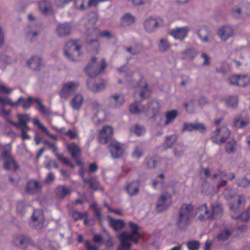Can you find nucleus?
<instances>
[{"label":"nucleus","instance_id":"obj_1","mask_svg":"<svg viewBox=\"0 0 250 250\" xmlns=\"http://www.w3.org/2000/svg\"><path fill=\"white\" fill-rule=\"evenodd\" d=\"M193 210L191 204H184L179 208L176 223L178 229L183 230L189 225Z\"/></svg>","mask_w":250,"mask_h":250},{"label":"nucleus","instance_id":"obj_2","mask_svg":"<svg viewBox=\"0 0 250 250\" xmlns=\"http://www.w3.org/2000/svg\"><path fill=\"white\" fill-rule=\"evenodd\" d=\"M129 226L131 228L132 231L128 233L126 231L122 232L119 235V238L120 240V244L117 248V250H129L132 244L129 242V239H132L135 235H139V226L132 222H129Z\"/></svg>","mask_w":250,"mask_h":250},{"label":"nucleus","instance_id":"obj_3","mask_svg":"<svg viewBox=\"0 0 250 250\" xmlns=\"http://www.w3.org/2000/svg\"><path fill=\"white\" fill-rule=\"evenodd\" d=\"M0 150H2L1 154V158L3 161V168L5 170L10 169V164H12L14 166V170H17L19 166L17 163L14 156L11 154V144L9 143L3 146L0 144Z\"/></svg>","mask_w":250,"mask_h":250},{"label":"nucleus","instance_id":"obj_4","mask_svg":"<svg viewBox=\"0 0 250 250\" xmlns=\"http://www.w3.org/2000/svg\"><path fill=\"white\" fill-rule=\"evenodd\" d=\"M96 61L97 58L92 57L91 62L87 64L85 68L86 74L91 78L96 77L106 67V63L104 59L102 60L100 68H99V64L96 62Z\"/></svg>","mask_w":250,"mask_h":250},{"label":"nucleus","instance_id":"obj_5","mask_svg":"<svg viewBox=\"0 0 250 250\" xmlns=\"http://www.w3.org/2000/svg\"><path fill=\"white\" fill-rule=\"evenodd\" d=\"M81 46L77 44V40H72L68 42L64 48L65 56L70 61H77L76 56L80 55Z\"/></svg>","mask_w":250,"mask_h":250},{"label":"nucleus","instance_id":"obj_6","mask_svg":"<svg viewBox=\"0 0 250 250\" xmlns=\"http://www.w3.org/2000/svg\"><path fill=\"white\" fill-rule=\"evenodd\" d=\"M124 145L116 141L113 140L108 146L109 151L112 158L119 159L121 158L125 152Z\"/></svg>","mask_w":250,"mask_h":250},{"label":"nucleus","instance_id":"obj_7","mask_svg":"<svg viewBox=\"0 0 250 250\" xmlns=\"http://www.w3.org/2000/svg\"><path fill=\"white\" fill-rule=\"evenodd\" d=\"M79 86L78 82L73 81L65 83L60 92V96L62 98L66 99L70 96Z\"/></svg>","mask_w":250,"mask_h":250},{"label":"nucleus","instance_id":"obj_8","mask_svg":"<svg viewBox=\"0 0 250 250\" xmlns=\"http://www.w3.org/2000/svg\"><path fill=\"white\" fill-rule=\"evenodd\" d=\"M113 134V129L110 126H104L100 130L98 136L99 142L101 144H106L111 142Z\"/></svg>","mask_w":250,"mask_h":250},{"label":"nucleus","instance_id":"obj_9","mask_svg":"<svg viewBox=\"0 0 250 250\" xmlns=\"http://www.w3.org/2000/svg\"><path fill=\"white\" fill-rule=\"evenodd\" d=\"M166 194H162L157 202L156 210L158 212H162L167 210L170 206L167 201L168 199H171V196L167 193Z\"/></svg>","mask_w":250,"mask_h":250},{"label":"nucleus","instance_id":"obj_10","mask_svg":"<svg viewBox=\"0 0 250 250\" xmlns=\"http://www.w3.org/2000/svg\"><path fill=\"white\" fill-rule=\"evenodd\" d=\"M33 226L37 229H41L44 222L43 213L42 210H35L31 216Z\"/></svg>","mask_w":250,"mask_h":250},{"label":"nucleus","instance_id":"obj_11","mask_svg":"<svg viewBox=\"0 0 250 250\" xmlns=\"http://www.w3.org/2000/svg\"><path fill=\"white\" fill-rule=\"evenodd\" d=\"M140 182L138 180H133L127 183L125 190L130 197L137 195L139 192Z\"/></svg>","mask_w":250,"mask_h":250},{"label":"nucleus","instance_id":"obj_12","mask_svg":"<svg viewBox=\"0 0 250 250\" xmlns=\"http://www.w3.org/2000/svg\"><path fill=\"white\" fill-rule=\"evenodd\" d=\"M217 34L222 40L226 41L234 35V31L231 26L225 25L218 29Z\"/></svg>","mask_w":250,"mask_h":250},{"label":"nucleus","instance_id":"obj_13","mask_svg":"<svg viewBox=\"0 0 250 250\" xmlns=\"http://www.w3.org/2000/svg\"><path fill=\"white\" fill-rule=\"evenodd\" d=\"M188 27H180L171 30L169 34L174 39L182 41L188 36Z\"/></svg>","mask_w":250,"mask_h":250},{"label":"nucleus","instance_id":"obj_14","mask_svg":"<svg viewBox=\"0 0 250 250\" xmlns=\"http://www.w3.org/2000/svg\"><path fill=\"white\" fill-rule=\"evenodd\" d=\"M27 64L33 71H39L42 66V60L37 56H33L28 60Z\"/></svg>","mask_w":250,"mask_h":250},{"label":"nucleus","instance_id":"obj_15","mask_svg":"<svg viewBox=\"0 0 250 250\" xmlns=\"http://www.w3.org/2000/svg\"><path fill=\"white\" fill-rule=\"evenodd\" d=\"M72 26L67 22L59 23L56 29V31L58 36L63 37L69 35L71 32Z\"/></svg>","mask_w":250,"mask_h":250},{"label":"nucleus","instance_id":"obj_16","mask_svg":"<svg viewBox=\"0 0 250 250\" xmlns=\"http://www.w3.org/2000/svg\"><path fill=\"white\" fill-rule=\"evenodd\" d=\"M70 188L64 185H59L55 189V193L56 197L61 200L63 199L66 196L71 193Z\"/></svg>","mask_w":250,"mask_h":250},{"label":"nucleus","instance_id":"obj_17","mask_svg":"<svg viewBox=\"0 0 250 250\" xmlns=\"http://www.w3.org/2000/svg\"><path fill=\"white\" fill-rule=\"evenodd\" d=\"M42 188V184L37 180H31L27 185L26 190L30 194L39 192Z\"/></svg>","mask_w":250,"mask_h":250},{"label":"nucleus","instance_id":"obj_18","mask_svg":"<svg viewBox=\"0 0 250 250\" xmlns=\"http://www.w3.org/2000/svg\"><path fill=\"white\" fill-rule=\"evenodd\" d=\"M144 24L145 30L148 32H152L159 27L158 20L151 17L146 19Z\"/></svg>","mask_w":250,"mask_h":250},{"label":"nucleus","instance_id":"obj_19","mask_svg":"<svg viewBox=\"0 0 250 250\" xmlns=\"http://www.w3.org/2000/svg\"><path fill=\"white\" fill-rule=\"evenodd\" d=\"M129 111L132 114H140L146 111V107L141 104V101H135L130 105Z\"/></svg>","mask_w":250,"mask_h":250},{"label":"nucleus","instance_id":"obj_20","mask_svg":"<svg viewBox=\"0 0 250 250\" xmlns=\"http://www.w3.org/2000/svg\"><path fill=\"white\" fill-rule=\"evenodd\" d=\"M107 219L109 221L110 226L116 231L121 229L125 225L124 221L122 220L115 219L110 216H108Z\"/></svg>","mask_w":250,"mask_h":250},{"label":"nucleus","instance_id":"obj_21","mask_svg":"<svg viewBox=\"0 0 250 250\" xmlns=\"http://www.w3.org/2000/svg\"><path fill=\"white\" fill-rule=\"evenodd\" d=\"M210 207L213 220L221 217L223 213V209L221 204L218 203L212 204Z\"/></svg>","mask_w":250,"mask_h":250},{"label":"nucleus","instance_id":"obj_22","mask_svg":"<svg viewBox=\"0 0 250 250\" xmlns=\"http://www.w3.org/2000/svg\"><path fill=\"white\" fill-rule=\"evenodd\" d=\"M34 99L31 96H29L27 99H25L23 97H20L15 104L16 105L15 106H18L19 104H21L22 108L25 110L29 109L31 107V103L34 102Z\"/></svg>","mask_w":250,"mask_h":250},{"label":"nucleus","instance_id":"obj_23","mask_svg":"<svg viewBox=\"0 0 250 250\" xmlns=\"http://www.w3.org/2000/svg\"><path fill=\"white\" fill-rule=\"evenodd\" d=\"M39 8L42 13L45 15L49 14L52 10L51 3L46 0H42L39 2Z\"/></svg>","mask_w":250,"mask_h":250},{"label":"nucleus","instance_id":"obj_24","mask_svg":"<svg viewBox=\"0 0 250 250\" xmlns=\"http://www.w3.org/2000/svg\"><path fill=\"white\" fill-rule=\"evenodd\" d=\"M111 106L113 108H118L121 106L124 103V99L119 95L115 94L110 97Z\"/></svg>","mask_w":250,"mask_h":250},{"label":"nucleus","instance_id":"obj_25","mask_svg":"<svg viewBox=\"0 0 250 250\" xmlns=\"http://www.w3.org/2000/svg\"><path fill=\"white\" fill-rule=\"evenodd\" d=\"M83 101V97L80 94H77L71 100V105L74 109L78 110L81 107Z\"/></svg>","mask_w":250,"mask_h":250},{"label":"nucleus","instance_id":"obj_26","mask_svg":"<svg viewBox=\"0 0 250 250\" xmlns=\"http://www.w3.org/2000/svg\"><path fill=\"white\" fill-rule=\"evenodd\" d=\"M178 111L175 109L171 110L166 112V120L165 125H167L173 123L178 116Z\"/></svg>","mask_w":250,"mask_h":250},{"label":"nucleus","instance_id":"obj_27","mask_svg":"<svg viewBox=\"0 0 250 250\" xmlns=\"http://www.w3.org/2000/svg\"><path fill=\"white\" fill-rule=\"evenodd\" d=\"M34 102L38 104V109L42 114L45 116H49L51 114V111L42 104V99L38 98H35Z\"/></svg>","mask_w":250,"mask_h":250},{"label":"nucleus","instance_id":"obj_28","mask_svg":"<svg viewBox=\"0 0 250 250\" xmlns=\"http://www.w3.org/2000/svg\"><path fill=\"white\" fill-rule=\"evenodd\" d=\"M204 209V213H201L198 217V220L200 221H205L207 220H213L212 211H210L208 208L207 205L205 204V207H202Z\"/></svg>","mask_w":250,"mask_h":250},{"label":"nucleus","instance_id":"obj_29","mask_svg":"<svg viewBox=\"0 0 250 250\" xmlns=\"http://www.w3.org/2000/svg\"><path fill=\"white\" fill-rule=\"evenodd\" d=\"M87 86L92 91L97 92L100 91L104 88V85L103 83L99 84L94 83L92 79H89L86 81Z\"/></svg>","mask_w":250,"mask_h":250},{"label":"nucleus","instance_id":"obj_30","mask_svg":"<svg viewBox=\"0 0 250 250\" xmlns=\"http://www.w3.org/2000/svg\"><path fill=\"white\" fill-rule=\"evenodd\" d=\"M239 97L237 95L229 96L225 99L226 106L230 108H236L238 105Z\"/></svg>","mask_w":250,"mask_h":250},{"label":"nucleus","instance_id":"obj_31","mask_svg":"<svg viewBox=\"0 0 250 250\" xmlns=\"http://www.w3.org/2000/svg\"><path fill=\"white\" fill-rule=\"evenodd\" d=\"M16 244L21 249H25L31 243L30 238L26 236H21L15 240Z\"/></svg>","mask_w":250,"mask_h":250},{"label":"nucleus","instance_id":"obj_32","mask_svg":"<svg viewBox=\"0 0 250 250\" xmlns=\"http://www.w3.org/2000/svg\"><path fill=\"white\" fill-rule=\"evenodd\" d=\"M40 250H56L51 241L46 239H41L39 242Z\"/></svg>","mask_w":250,"mask_h":250},{"label":"nucleus","instance_id":"obj_33","mask_svg":"<svg viewBox=\"0 0 250 250\" xmlns=\"http://www.w3.org/2000/svg\"><path fill=\"white\" fill-rule=\"evenodd\" d=\"M33 123L34 125H36L42 131L44 132L47 136H49L54 140H57V136L55 134H50L47 129L40 123L38 118H34L33 120Z\"/></svg>","mask_w":250,"mask_h":250},{"label":"nucleus","instance_id":"obj_34","mask_svg":"<svg viewBox=\"0 0 250 250\" xmlns=\"http://www.w3.org/2000/svg\"><path fill=\"white\" fill-rule=\"evenodd\" d=\"M183 56V60L191 59L192 60L197 55V52L193 48H188L181 52Z\"/></svg>","mask_w":250,"mask_h":250},{"label":"nucleus","instance_id":"obj_35","mask_svg":"<svg viewBox=\"0 0 250 250\" xmlns=\"http://www.w3.org/2000/svg\"><path fill=\"white\" fill-rule=\"evenodd\" d=\"M68 150L74 158H78L81 155V150L79 147L75 143H71L68 146Z\"/></svg>","mask_w":250,"mask_h":250},{"label":"nucleus","instance_id":"obj_36","mask_svg":"<svg viewBox=\"0 0 250 250\" xmlns=\"http://www.w3.org/2000/svg\"><path fill=\"white\" fill-rule=\"evenodd\" d=\"M135 17L130 13H126L121 18L122 23L125 26L132 25L135 22Z\"/></svg>","mask_w":250,"mask_h":250},{"label":"nucleus","instance_id":"obj_37","mask_svg":"<svg viewBox=\"0 0 250 250\" xmlns=\"http://www.w3.org/2000/svg\"><path fill=\"white\" fill-rule=\"evenodd\" d=\"M159 50L161 52H166L171 47V44L166 38L161 39L158 43Z\"/></svg>","mask_w":250,"mask_h":250},{"label":"nucleus","instance_id":"obj_38","mask_svg":"<svg viewBox=\"0 0 250 250\" xmlns=\"http://www.w3.org/2000/svg\"><path fill=\"white\" fill-rule=\"evenodd\" d=\"M150 96V91L148 89V85L145 82V85L141 87L140 97L142 101L148 99Z\"/></svg>","mask_w":250,"mask_h":250},{"label":"nucleus","instance_id":"obj_39","mask_svg":"<svg viewBox=\"0 0 250 250\" xmlns=\"http://www.w3.org/2000/svg\"><path fill=\"white\" fill-rule=\"evenodd\" d=\"M28 206L24 201H19L17 204V210L18 213L23 216L25 214Z\"/></svg>","mask_w":250,"mask_h":250},{"label":"nucleus","instance_id":"obj_40","mask_svg":"<svg viewBox=\"0 0 250 250\" xmlns=\"http://www.w3.org/2000/svg\"><path fill=\"white\" fill-rule=\"evenodd\" d=\"M84 183L88 184L89 188L94 191L97 190L100 186L99 182L93 178H88Z\"/></svg>","mask_w":250,"mask_h":250},{"label":"nucleus","instance_id":"obj_41","mask_svg":"<svg viewBox=\"0 0 250 250\" xmlns=\"http://www.w3.org/2000/svg\"><path fill=\"white\" fill-rule=\"evenodd\" d=\"M130 130L138 136L144 135L146 132V129L144 126L138 124L135 125L134 127H132Z\"/></svg>","mask_w":250,"mask_h":250},{"label":"nucleus","instance_id":"obj_42","mask_svg":"<svg viewBox=\"0 0 250 250\" xmlns=\"http://www.w3.org/2000/svg\"><path fill=\"white\" fill-rule=\"evenodd\" d=\"M142 48L141 45L136 44L133 46L127 47L126 50L132 55H137L142 52Z\"/></svg>","mask_w":250,"mask_h":250},{"label":"nucleus","instance_id":"obj_43","mask_svg":"<svg viewBox=\"0 0 250 250\" xmlns=\"http://www.w3.org/2000/svg\"><path fill=\"white\" fill-rule=\"evenodd\" d=\"M52 151L59 161L64 164H70V161L67 158L64 157L63 154L58 153V148L56 145L52 148Z\"/></svg>","mask_w":250,"mask_h":250},{"label":"nucleus","instance_id":"obj_44","mask_svg":"<svg viewBox=\"0 0 250 250\" xmlns=\"http://www.w3.org/2000/svg\"><path fill=\"white\" fill-rule=\"evenodd\" d=\"M11 62V59L6 55L0 56V68L4 69L6 66Z\"/></svg>","mask_w":250,"mask_h":250},{"label":"nucleus","instance_id":"obj_45","mask_svg":"<svg viewBox=\"0 0 250 250\" xmlns=\"http://www.w3.org/2000/svg\"><path fill=\"white\" fill-rule=\"evenodd\" d=\"M231 235V232L228 229L222 231L218 234L217 238L219 241H225L228 240Z\"/></svg>","mask_w":250,"mask_h":250},{"label":"nucleus","instance_id":"obj_46","mask_svg":"<svg viewBox=\"0 0 250 250\" xmlns=\"http://www.w3.org/2000/svg\"><path fill=\"white\" fill-rule=\"evenodd\" d=\"M236 194V191L232 188L228 187L224 191V196L227 200L232 199Z\"/></svg>","mask_w":250,"mask_h":250},{"label":"nucleus","instance_id":"obj_47","mask_svg":"<svg viewBox=\"0 0 250 250\" xmlns=\"http://www.w3.org/2000/svg\"><path fill=\"white\" fill-rule=\"evenodd\" d=\"M148 107L146 110L148 111H152L153 113L152 118H154L158 111V104L157 103H155L154 102L150 101L148 103Z\"/></svg>","mask_w":250,"mask_h":250},{"label":"nucleus","instance_id":"obj_48","mask_svg":"<svg viewBox=\"0 0 250 250\" xmlns=\"http://www.w3.org/2000/svg\"><path fill=\"white\" fill-rule=\"evenodd\" d=\"M235 144L236 142L233 139L228 142L225 146L226 151L228 153H234L235 152Z\"/></svg>","mask_w":250,"mask_h":250},{"label":"nucleus","instance_id":"obj_49","mask_svg":"<svg viewBox=\"0 0 250 250\" xmlns=\"http://www.w3.org/2000/svg\"><path fill=\"white\" fill-rule=\"evenodd\" d=\"M71 216L74 221L81 220L84 217L88 218V215L86 213H81L77 210L73 211L71 214Z\"/></svg>","mask_w":250,"mask_h":250},{"label":"nucleus","instance_id":"obj_50","mask_svg":"<svg viewBox=\"0 0 250 250\" xmlns=\"http://www.w3.org/2000/svg\"><path fill=\"white\" fill-rule=\"evenodd\" d=\"M17 117L21 125H26L30 121V116L27 114H18Z\"/></svg>","mask_w":250,"mask_h":250},{"label":"nucleus","instance_id":"obj_51","mask_svg":"<svg viewBox=\"0 0 250 250\" xmlns=\"http://www.w3.org/2000/svg\"><path fill=\"white\" fill-rule=\"evenodd\" d=\"M235 218H240L243 222H248L250 219V206L248 209Z\"/></svg>","mask_w":250,"mask_h":250},{"label":"nucleus","instance_id":"obj_52","mask_svg":"<svg viewBox=\"0 0 250 250\" xmlns=\"http://www.w3.org/2000/svg\"><path fill=\"white\" fill-rule=\"evenodd\" d=\"M250 82V79L248 77L239 75L238 86L240 87H245L249 84Z\"/></svg>","mask_w":250,"mask_h":250},{"label":"nucleus","instance_id":"obj_53","mask_svg":"<svg viewBox=\"0 0 250 250\" xmlns=\"http://www.w3.org/2000/svg\"><path fill=\"white\" fill-rule=\"evenodd\" d=\"M193 124V130L198 131L203 133L206 129V126L202 123L195 122Z\"/></svg>","mask_w":250,"mask_h":250},{"label":"nucleus","instance_id":"obj_54","mask_svg":"<svg viewBox=\"0 0 250 250\" xmlns=\"http://www.w3.org/2000/svg\"><path fill=\"white\" fill-rule=\"evenodd\" d=\"M177 137L176 135H173L167 136L166 139V145H167V148H170L176 142Z\"/></svg>","mask_w":250,"mask_h":250},{"label":"nucleus","instance_id":"obj_55","mask_svg":"<svg viewBox=\"0 0 250 250\" xmlns=\"http://www.w3.org/2000/svg\"><path fill=\"white\" fill-rule=\"evenodd\" d=\"M9 104L12 106H15L16 104L13 102L10 98L5 99L0 96V105L3 107L5 104Z\"/></svg>","mask_w":250,"mask_h":250},{"label":"nucleus","instance_id":"obj_56","mask_svg":"<svg viewBox=\"0 0 250 250\" xmlns=\"http://www.w3.org/2000/svg\"><path fill=\"white\" fill-rule=\"evenodd\" d=\"M143 150L141 146H136L132 153V156L138 159L143 156Z\"/></svg>","mask_w":250,"mask_h":250},{"label":"nucleus","instance_id":"obj_57","mask_svg":"<svg viewBox=\"0 0 250 250\" xmlns=\"http://www.w3.org/2000/svg\"><path fill=\"white\" fill-rule=\"evenodd\" d=\"M237 185L239 187L247 188L250 185V179L243 177L238 181Z\"/></svg>","mask_w":250,"mask_h":250},{"label":"nucleus","instance_id":"obj_58","mask_svg":"<svg viewBox=\"0 0 250 250\" xmlns=\"http://www.w3.org/2000/svg\"><path fill=\"white\" fill-rule=\"evenodd\" d=\"M200 243L198 241H191L187 243V247L189 250H198Z\"/></svg>","mask_w":250,"mask_h":250},{"label":"nucleus","instance_id":"obj_59","mask_svg":"<svg viewBox=\"0 0 250 250\" xmlns=\"http://www.w3.org/2000/svg\"><path fill=\"white\" fill-rule=\"evenodd\" d=\"M118 72L119 73H125V76L127 77H131L133 75V72L132 71L128 70L127 68L125 65H123L121 67L119 68Z\"/></svg>","mask_w":250,"mask_h":250},{"label":"nucleus","instance_id":"obj_60","mask_svg":"<svg viewBox=\"0 0 250 250\" xmlns=\"http://www.w3.org/2000/svg\"><path fill=\"white\" fill-rule=\"evenodd\" d=\"M134 5H147L150 6L151 3V0H131Z\"/></svg>","mask_w":250,"mask_h":250},{"label":"nucleus","instance_id":"obj_61","mask_svg":"<svg viewBox=\"0 0 250 250\" xmlns=\"http://www.w3.org/2000/svg\"><path fill=\"white\" fill-rule=\"evenodd\" d=\"M185 150L182 146H178L175 147L173 150V153L174 156L176 158H180L183 155Z\"/></svg>","mask_w":250,"mask_h":250},{"label":"nucleus","instance_id":"obj_62","mask_svg":"<svg viewBox=\"0 0 250 250\" xmlns=\"http://www.w3.org/2000/svg\"><path fill=\"white\" fill-rule=\"evenodd\" d=\"M193 131V123L189 122H185L184 123L183 127L182 129V132L189 131L191 132Z\"/></svg>","mask_w":250,"mask_h":250},{"label":"nucleus","instance_id":"obj_63","mask_svg":"<svg viewBox=\"0 0 250 250\" xmlns=\"http://www.w3.org/2000/svg\"><path fill=\"white\" fill-rule=\"evenodd\" d=\"M46 160L44 162L43 166L46 169L50 170L53 167V163L54 162V160L51 159L48 157H46Z\"/></svg>","mask_w":250,"mask_h":250},{"label":"nucleus","instance_id":"obj_64","mask_svg":"<svg viewBox=\"0 0 250 250\" xmlns=\"http://www.w3.org/2000/svg\"><path fill=\"white\" fill-rule=\"evenodd\" d=\"M147 167L151 169L154 168L156 166V160L154 158H150L146 160Z\"/></svg>","mask_w":250,"mask_h":250}]
</instances>
